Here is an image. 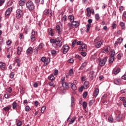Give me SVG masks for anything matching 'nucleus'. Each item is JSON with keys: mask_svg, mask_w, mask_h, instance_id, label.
<instances>
[{"mask_svg": "<svg viewBox=\"0 0 126 126\" xmlns=\"http://www.w3.org/2000/svg\"><path fill=\"white\" fill-rule=\"evenodd\" d=\"M50 43L53 44V47L54 48H58V47H62L63 45V42H62V37H59L56 39H50Z\"/></svg>", "mask_w": 126, "mask_h": 126, "instance_id": "1", "label": "nucleus"}, {"mask_svg": "<svg viewBox=\"0 0 126 126\" xmlns=\"http://www.w3.org/2000/svg\"><path fill=\"white\" fill-rule=\"evenodd\" d=\"M26 6L28 9H29V10H30V11L33 10V9L35 8V6H34V3H33V2L30 0H29L27 2Z\"/></svg>", "mask_w": 126, "mask_h": 126, "instance_id": "2", "label": "nucleus"}, {"mask_svg": "<svg viewBox=\"0 0 126 126\" xmlns=\"http://www.w3.org/2000/svg\"><path fill=\"white\" fill-rule=\"evenodd\" d=\"M108 57H105L102 59H99L98 60V65L100 66H104L105 64H106V63H107V59Z\"/></svg>", "mask_w": 126, "mask_h": 126, "instance_id": "3", "label": "nucleus"}, {"mask_svg": "<svg viewBox=\"0 0 126 126\" xmlns=\"http://www.w3.org/2000/svg\"><path fill=\"white\" fill-rule=\"evenodd\" d=\"M23 16V11L20 9H17L16 10V18L19 19Z\"/></svg>", "mask_w": 126, "mask_h": 126, "instance_id": "4", "label": "nucleus"}, {"mask_svg": "<svg viewBox=\"0 0 126 126\" xmlns=\"http://www.w3.org/2000/svg\"><path fill=\"white\" fill-rule=\"evenodd\" d=\"M63 54H66L69 51V46L67 44L63 46L62 49Z\"/></svg>", "mask_w": 126, "mask_h": 126, "instance_id": "5", "label": "nucleus"}, {"mask_svg": "<svg viewBox=\"0 0 126 126\" xmlns=\"http://www.w3.org/2000/svg\"><path fill=\"white\" fill-rule=\"evenodd\" d=\"M87 49V46H86V44H83L81 46L79 47V51L82 52L83 51L84 52H85Z\"/></svg>", "mask_w": 126, "mask_h": 126, "instance_id": "6", "label": "nucleus"}, {"mask_svg": "<svg viewBox=\"0 0 126 126\" xmlns=\"http://www.w3.org/2000/svg\"><path fill=\"white\" fill-rule=\"evenodd\" d=\"M56 32V30H54L52 29H48V34L50 36H55V32Z\"/></svg>", "mask_w": 126, "mask_h": 126, "instance_id": "7", "label": "nucleus"}, {"mask_svg": "<svg viewBox=\"0 0 126 126\" xmlns=\"http://www.w3.org/2000/svg\"><path fill=\"white\" fill-rule=\"evenodd\" d=\"M45 45L43 43H40L38 46L34 49V50L36 51V53H38V50H41L43 49Z\"/></svg>", "mask_w": 126, "mask_h": 126, "instance_id": "8", "label": "nucleus"}, {"mask_svg": "<svg viewBox=\"0 0 126 126\" xmlns=\"http://www.w3.org/2000/svg\"><path fill=\"white\" fill-rule=\"evenodd\" d=\"M123 38L122 37H119L117 41L115 42L114 44L115 47H117L119 44H121L122 43H123Z\"/></svg>", "mask_w": 126, "mask_h": 126, "instance_id": "9", "label": "nucleus"}, {"mask_svg": "<svg viewBox=\"0 0 126 126\" xmlns=\"http://www.w3.org/2000/svg\"><path fill=\"white\" fill-rule=\"evenodd\" d=\"M12 11V8L10 7L7 9V10L5 11V16H8L11 13V12Z\"/></svg>", "mask_w": 126, "mask_h": 126, "instance_id": "10", "label": "nucleus"}, {"mask_svg": "<svg viewBox=\"0 0 126 126\" xmlns=\"http://www.w3.org/2000/svg\"><path fill=\"white\" fill-rule=\"evenodd\" d=\"M71 22H72L73 27H74V28H77V27H78V26H79L80 25L79 22L77 21H73Z\"/></svg>", "mask_w": 126, "mask_h": 126, "instance_id": "11", "label": "nucleus"}, {"mask_svg": "<svg viewBox=\"0 0 126 126\" xmlns=\"http://www.w3.org/2000/svg\"><path fill=\"white\" fill-rule=\"evenodd\" d=\"M27 55L29 56V55H31L32 53H33V48L31 47H30L26 51Z\"/></svg>", "mask_w": 126, "mask_h": 126, "instance_id": "12", "label": "nucleus"}, {"mask_svg": "<svg viewBox=\"0 0 126 126\" xmlns=\"http://www.w3.org/2000/svg\"><path fill=\"white\" fill-rule=\"evenodd\" d=\"M62 86L64 88V89H67L69 87V83L67 84L66 82H64L62 83Z\"/></svg>", "mask_w": 126, "mask_h": 126, "instance_id": "13", "label": "nucleus"}, {"mask_svg": "<svg viewBox=\"0 0 126 126\" xmlns=\"http://www.w3.org/2000/svg\"><path fill=\"white\" fill-rule=\"evenodd\" d=\"M69 87H71L72 88V90H76V89H77V88L76 87V85L74 84L69 83Z\"/></svg>", "mask_w": 126, "mask_h": 126, "instance_id": "14", "label": "nucleus"}, {"mask_svg": "<svg viewBox=\"0 0 126 126\" xmlns=\"http://www.w3.org/2000/svg\"><path fill=\"white\" fill-rule=\"evenodd\" d=\"M87 10V16L88 17L91 16V9L90 7H88L86 9Z\"/></svg>", "mask_w": 126, "mask_h": 126, "instance_id": "15", "label": "nucleus"}, {"mask_svg": "<svg viewBox=\"0 0 126 126\" xmlns=\"http://www.w3.org/2000/svg\"><path fill=\"white\" fill-rule=\"evenodd\" d=\"M17 53L18 54V55H21V53L22 52V47H20V46H18L17 48Z\"/></svg>", "mask_w": 126, "mask_h": 126, "instance_id": "16", "label": "nucleus"}, {"mask_svg": "<svg viewBox=\"0 0 126 126\" xmlns=\"http://www.w3.org/2000/svg\"><path fill=\"white\" fill-rule=\"evenodd\" d=\"M11 109V106H8L4 107L3 110L5 111V112H8Z\"/></svg>", "mask_w": 126, "mask_h": 126, "instance_id": "17", "label": "nucleus"}, {"mask_svg": "<svg viewBox=\"0 0 126 126\" xmlns=\"http://www.w3.org/2000/svg\"><path fill=\"white\" fill-rule=\"evenodd\" d=\"M121 82H122V81H121V79H115L114 80V84H115L116 85H119Z\"/></svg>", "mask_w": 126, "mask_h": 126, "instance_id": "18", "label": "nucleus"}, {"mask_svg": "<svg viewBox=\"0 0 126 126\" xmlns=\"http://www.w3.org/2000/svg\"><path fill=\"white\" fill-rule=\"evenodd\" d=\"M101 45H102V40L98 41L96 43V44H95V48H99L101 47Z\"/></svg>", "mask_w": 126, "mask_h": 126, "instance_id": "19", "label": "nucleus"}, {"mask_svg": "<svg viewBox=\"0 0 126 126\" xmlns=\"http://www.w3.org/2000/svg\"><path fill=\"white\" fill-rule=\"evenodd\" d=\"M48 78L49 80H51V81H53V80H55V76H54V74H53L49 75Z\"/></svg>", "mask_w": 126, "mask_h": 126, "instance_id": "20", "label": "nucleus"}, {"mask_svg": "<svg viewBox=\"0 0 126 126\" xmlns=\"http://www.w3.org/2000/svg\"><path fill=\"white\" fill-rule=\"evenodd\" d=\"M68 19L70 20V22H72V21H74V16L72 15H70L68 16Z\"/></svg>", "mask_w": 126, "mask_h": 126, "instance_id": "21", "label": "nucleus"}, {"mask_svg": "<svg viewBox=\"0 0 126 126\" xmlns=\"http://www.w3.org/2000/svg\"><path fill=\"white\" fill-rule=\"evenodd\" d=\"M88 85H89V82L85 81L84 83V86L83 87H84V89H87Z\"/></svg>", "mask_w": 126, "mask_h": 126, "instance_id": "22", "label": "nucleus"}, {"mask_svg": "<svg viewBox=\"0 0 126 126\" xmlns=\"http://www.w3.org/2000/svg\"><path fill=\"white\" fill-rule=\"evenodd\" d=\"M98 94H99V89L95 88L94 95L95 97H97V96H98Z\"/></svg>", "mask_w": 126, "mask_h": 126, "instance_id": "23", "label": "nucleus"}, {"mask_svg": "<svg viewBox=\"0 0 126 126\" xmlns=\"http://www.w3.org/2000/svg\"><path fill=\"white\" fill-rule=\"evenodd\" d=\"M94 73H95V72H91L90 75L89 76L90 79L91 80H93V79H94Z\"/></svg>", "mask_w": 126, "mask_h": 126, "instance_id": "24", "label": "nucleus"}, {"mask_svg": "<svg viewBox=\"0 0 126 126\" xmlns=\"http://www.w3.org/2000/svg\"><path fill=\"white\" fill-rule=\"evenodd\" d=\"M0 68L2 70L4 69L5 68V64L2 62H0Z\"/></svg>", "mask_w": 126, "mask_h": 126, "instance_id": "25", "label": "nucleus"}, {"mask_svg": "<svg viewBox=\"0 0 126 126\" xmlns=\"http://www.w3.org/2000/svg\"><path fill=\"white\" fill-rule=\"evenodd\" d=\"M25 0H20L19 3V5L21 6H23V5H24V4H25Z\"/></svg>", "mask_w": 126, "mask_h": 126, "instance_id": "26", "label": "nucleus"}, {"mask_svg": "<svg viewBox=\"0 0 126 126\" xmlns=\"http://www.w3.org/2000/svg\"><path fill=\"white\" fill-rule=\"evenodd\" d=\"M17 107V103L15 101L13 102L12 103V108L13 110H15Z\"/></svg>", "mask_w": 126, "mask_h": 126, "instance_id": "27", "label": "nucleus"}, {"mask_svg": "<svg viewBox=\"0 0 126 126\" xmlns=\"http://www.w3.org/2000/svg\"><path fill=\"white\" fill-rule=\"evenodd\" d=\"M76 120V117H72V119L70 121L69 125H72L73 123H74V121Z\"/></svg>", "mask_w": 126, "mask_h": 126, "instance_id": "28", "label": "nucleus"}, {"mask_svg": "<svg viewBox=\"0 0 126 126\" xmlns=\"http://www.w3.org/2000/svg\"><path fill=\"white\" fill-rule=\"evenodd\" d=\"M114 60H115V57L110 56V58L109 59V63H114Z\"/></svg>", "mask_w": 126, "mask_h": 126, "instance_id": "29", "label": "nucleus"}, {"mask_svg": "<svg viewBox=\"0 0 126 126\" xmlns=\"http://www.w3.org/2000/svg\"><path fill=\"white\" fill-rule=\"evenodd\" d=\"M86 65H87V63L84 62L82 64V65L80 67V69L81 70H82V69H83V67H84V66H86Z\"/></svg>", "mask_w": 126, "mask_h": 126, "instance_id": "30", "label": "nucleus"}, {"mask_svg": "<svg viewBox=\"0 0 126 126\" xmlns=\"http://www.w3.org/2000/svg\"><path fill=\"white\" fill-rule=\"evenodd\" d=\"M90 27H91V24H88L86 26V28H87L86 32H87V33H88V32H89V30H90Z\"/></svg>", "mask_w": 126, "mask_h": 126, "instance_id": "31", "label": "nucleus"}, {"mask_svg": "<svg viewBox=\"0 0 126 126\" xmlns=\"http://www.w3.org/2000/svg\"><path fill=\"white\" fill-rule=\"evenodd\" d=\"M67 26L69 28V30H71V29H72V28H74L73 26L72 25V23H68L67 24Z\"/></svg>", "mask_w": 126, "mask_h": 126, "instance_id": "32", "label": "nucleus"}, {"mask_svg": "<svg viewBox=\"0 0 126 126\" xmlns=\"http://www.w3.org/2000/svg\"><path fill=\"white\" fill-rule=\"evenodd\" d=\"M49 13H50V9H49L45 10L43 12L44 15H47V14H49Z\"/></svg>", "mask_w": 126, "mask_h": 126, "instance_id": "33", "label": "nucleus"}, {"mask_svg": "<svg viewBox=\"0 0 126 126\" xmlns=\"http://www.w3.org/2000/svg\"><path fill=\"white\" fill-rule=\"evenodd\" d=\"M121 72V68H118L116 70L114 71V73L115 75H117L118 73Z\"/></svg>", "mask_w": 126, "mask_h": 126, "instance_id": "34", "label": "nucleus"}, {"mask_svg": "<svg viewBox=\"0 0 126 126\" xmlns=\"http://www.w3.org/2000/svg\"><path fill=\"white\" fill-rule=\"evenodd\" d=\"M123 57V53H119L117 55V57L118 60H121Z\"/></svg>", "mask_w": 126, "mask_h": 126, "instance_id": "35", "label": "nucleus"}, {"mask_svg": "<svg viewBox=\"0 0 126 126\" xmlns=\"http://www.w3.org/2000/svg\"><path fill=\"white\" fill-rule=\"evenodd\" d=\"M56 29L57 30L58 34H61V27H60V26H57Z\"/></svg>", "mask_w": 126, "mask_h": 126, "instance_id": "36", "label": "nucleus"}, {"mask_svg": "<svg viewBox=\"0 0 126 126\" xmlns=\"http://www.w3.org/2000/svg\"><path fill=\"white\" fill-rule=\"evenodd\" d=\"M71 107H73V103H74V97H73V96L71 97Z\"/></svg>", "mask_w": 126, "mask_h": 126, "instance_id": "37", "label": "nucleus"}, {"mask_svg": "<svg viewBox=\"0 0 126 126\" xmlns=\"http://www.w3.org/2000/svg\"><path fill=\"white\" fill-rule=\"evenodd\" d=\"M115 55H116V52H115V50H113L111 51V54L110 55V57L115 58Z\"/></svg>", "mask_w": 126, "mask_h": 126, "instance_id": "38", "label": "nucleus"}, {"mask_svg": "<svg viewBox=\"0 0 126 126\" xmlns=\"http://www.w3.org/2000/svg\"><path fill=\"white\" fill-rule=\"evenodd\" d=\"M108 121L109 123H110L111 124H112L113 123V117L110 116L108 118Z\"/></svg>", "mask_w": 126, "mask_h": 126, "instance_id": "39", "label": "nucleus"}, {"mask_svg": "<svg viewBox=\"0 0 126 126\" xmlns=\"http://www.w3.org/2000/svg\"><path fill=\"white\" fill-rule=\"evenodd\" d=\"M87 107V103L86 101L83 102V107L84 109H86Z\"/></svg>", "mask_w": 126, "mask_h": 126, "instance_id": "40", "label": "nucleus"}, {"mask_svg": "<svg viewBox=\"0 0 126 126\" xmlns=\"http://www.w3.org/2000/svg\"><path fill=\"white\" fill-rule=\"evenodd\" d=\"M62 21L65 22L66 21V15H64L63 16L62 18Z\"/></svg>", "mask_w": 126, "mask_h": 126, "instance_id": "41", "label": "nucleus"}, {"mask_svg": "<svg viewBox=\"0 0 126 126\" xmlns=\"http://www.w3.org/2000/svg\"><path fill=\"white\" fill-rule=\"evenodd\" d=\"M49 85L52 87L55 88V84L54 83V81H51L49 83Z\"/></svg>", "mask_w": 126, "mask_h": 126, "instance_id": "42", "label": "nucleus"}, {"mask_svg": "<svg viewBox=\"0 0 126 126\" xmlns=\"http://www.w3.org/2000/svg\"><path fill=\"white\" fill-rule=\"evenodd\" d=\"M120 26L122 27V29H125V23L123 22H120Z\"/></svg>", "mask_w": 126, "mask_h": 126, "instance_id": "43", "label": "nucleus"}, {"mask_svg": "<svg viewBox=\"0 0 126 126\" xmlns=\"http://www.w3.org/2000/svg\"><path fill=\"white\" fill-rule=\"evenodd\" d=\"M45 110H46V106H42L41 109V112L42 113V114L44 113V112H45Z\"/></svg>", "mask_w": 126, "mask_h": 126, "instance_id": "44", "label": "nucleus"}, {"mask_svg": "<svg viewBox=\"0 0 126 126\" xmlns=\"http://www.w3.org/2000/svg\"><path fill=\"white\" fill-rule=\"evenodd\" d=\"M83 43L82 41H79L76 42V44L78 46H81L83 44Z\"/></svg>", "mask_w": 126, "mask_h": 126, "instance_id": "45", "label": "nucleus"}, {"mask_svg": "<svg viewBox=\"0 0 126 126\" xmlns=\"http://www.w3.org/2000/svg\"><path fill=\"white\" fill-rule=\"evenodd\" d=\"M31 42H34V41H35V40H36L35 36H34L33 35H31Z\"/></svg>", "mask_w": 126, "mask_h": 126, "instance_id": "46", "label": "nucleus"}, {"mask_svg": "<svg viewBox=\"0 0 126 126\" xmlns=\"http://www.w3.org/2000/svg\"><path fill=\"white\" fill-rule=\"evenodd\" d=\"M4 97L5 98V99H9V94H5L4 95Z\"/></svg>", "mask_w": 126, "mask_h": 126, "instance_id": "47", "label": "nucleus"}, {"mask_svg": "<svg viewBox=\"0 0 126 126\" xmlns=\"http://www.w3.org/2000/svg\"><path fill=\"white\" fill-rule=\"evenodd\" d=\"M40 61L41 62H42V63H45L46 62V57H42L40 59Z\"/></svg>", "mask_w": 126, "mask_h": 126, "instance_id": "48", "label": "nucleus"}, {"mask_svg": "<svg viewBox=\"0 0 126 126\" xmlns=\"http://www.w3.org/2000/svg\"><path fill=\"white\" fill-rule=\"evenodd\" d=\"M68 62L70 63H73V62H74V60H73V59L71 58V59L68 60Z\"/></svg>", "mask_w": 126, "mask_h": 126, "instance_id": "49", "label": "nucleus"}, {"mask_svg": "<svg viewBox=\"0 0 126 126\" xmlns=\"http://www.w3.org/2000/svg\"><path fill=\"white\" fill-rule=\"evenodd\" d=\"M99 18H100V16H99V14H96L95 15V18L96 20H99Z\"/></svg>", "mask_w": 126, "mask_h": 126, "instance_id": "50", "label": "nucleus"}, {"mask_svg": "<svg viewBox=\"0 0 126 126\" xmlns=\"http://www.w3.org/2000/svg\"><path fill=\"white\" fill-rule=\"evenodd\" d=\"M26 112H29L30 111V107L29 106H27L25 108Z\"/></svg>", "mask_w": 126, "mask_h": 126, "instance_id": "51", "label": "nucleus"}, {"mask_svg": "<svg viewBox=\"0 0 126 126\" xmlns=\"http://www.w3.org/2000/svg\"><path fill=\"white\" fill-rule=\"evenodd\" d=\"M37 34V32H35L34 30H32V36H35Z\"/></svg>", "mask_w": 126, "mask_h": 126, "instance_id": "52", "label": "nucleus"}, {"mask_svg": "<svg viewBox=\"0 0 126 126\" xmlns=\"http://www.w3.org/2000/svg\"><path fill=\"white\" fill-rule=\"evenodd\" d=\"M107 94H104L102 97H101V100H105L106 98H107Z\"/></svg>", "mask_w": 126, "mask_h": 126, "instance_id": "53", "label": "nucleus"}, {"mask_svg": "<svg viewBox=\"0 0 126 126\" xmlns=\"http://www.w3.org/2000/svg\"><path fill=\"white\" fill-rule=\"evenodd\" d=\"M83 98H84L85 99V98H86V97H87V92H84L83 94Z\"/></svg>", "mask_w": 126, "mask_h": 126, "instance_id": "54", "label": "nucleus"}, {"mask_svg": "<svg viewBox=\"0 0 126 126\" xmlns=\"http://www.w3.org/2000/svg\"><path fill=\"white\" fill-rule=\"evenodd\" d=\"M5 1V0H0V6H1V5L4 3Z\"/></svg>", "mask_w": 126, "mask_h": 126, "instance_id": "55", "label": "nucleus"}, {"mask_svg": "<svg viewBox=\"0 0 126 126\" xmlns=\"http://www.w3.org/2000/svg\"><path fill=\"white\" fill-rule=\"evenodd\" d=\"M69 73L70 75H72L73 74V69H71L69 71Z\"/></svg>", "mask_w": 126, "mask_h": 126, "instance_id": "56", "label": "nucleus"}, {"mask_svg": "<svg viewBox=\"0 0 126 126\" xmlns=\"http://www.w3.org/2000/svg\"><path fill=\"white\" fill-rule=\"evenodd\" d=\"M75 57L77 58V59H79V60H80V61H81L82 60V58L81 57V56H80L78 55H76L75 56Z\"/></svg>", "mask_w": 126, "mask_h": 126, "instance_id": "57", "label": "nucleus"}, {"mask_svg": "<svg viewBox=\"0 0 126 126\" xmlns=\"http://www.w3.org/2000/svg\"><path fill=\"white\" fill-rule=\"evenodd\" d=\"M94 103V100H91L89 102V106H92Z\"/></svg>", "mask_w": 126, "mask_h": 126, "instance_id": "58", "label": "nucleus"}, {"mask_svg": "<svg viewBox=\"0 0 126 126\" xmlns=\"http://www.w3.org/2000/svg\"><path fill=\"white\" fill-rule=\"evenodd\" d=\"M7 91L9 93H11V91H12V89H11V87H9V88L7 89Z\"/></svg>", "mask_w": 126, "mask_h": 126, "instance_id": "59", "label": "nucleus"}, {"mask_svg": "<svg viewBox=\"0 0 126 126\" xmlns=\"http://www.w3.org/2000/svg\"><path fill=\"white\" fill-rule=\"evenodd\" d=\"M10 78H13L14 77V72H12L10 73Z\"/></svg>", "mask_w": 126, "mask_h": 126, "instance_id": "60", "label": "nucleus"}, {"mask_svg": "<svg viewBox=\"0 0 126 126\" xmlns=\"http://www.w3.org/2000/svg\"><path fill=\"white\" fill-rule=\"evenodd\" d=\"M76 40H75L72 42V47H74L75 46V44H76Z\"/></svg>", "mask_w": 126, "mask_h": 126, "instance_id": "61", "label": "nucleus"}, {"mask_svg": "<svg viewBox=\"0 0 126 126\" xmlns=\"http://www.w3.org/2000/svg\"><path fill=\"white\" fill-rule=\"evenodd\" d=\"M81 55L83 56V57H86L87 53H86V52H81Z\"/></svg>", "mask_w": 126, "mask_h": 126, "instance_id": "62", "label": "nucleus"}, {"mask_svg": "<svg viewBox=\"0 0 126 126\" xmlns=\"http://www.w3.org/2000/svg\"><path fill=\"white\" fill-rule=\"evenodd\" d=\"M17 126H22V122L21 121H19L18 123H17Z\"/></svg>", "mask_w": 126, "mask_h": 126, "instance_id": "63", "label": "nucleus"}, {"mask_svg": "<svg viewBox=\"0 0 126 126\" xmlns=\"http://www.w3.org/2000/svg\"><path fill=\"white\" fill-rule=\"evenodd\" d=\"M120 93H121V94H123L124 93H126V89H125L124 90H121Z\"/></svg>", "mask_w": 126, "mask_h": 126, "instance_id": "64", "label": "nucleus"}]
</instances>
